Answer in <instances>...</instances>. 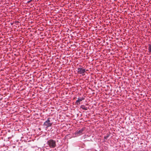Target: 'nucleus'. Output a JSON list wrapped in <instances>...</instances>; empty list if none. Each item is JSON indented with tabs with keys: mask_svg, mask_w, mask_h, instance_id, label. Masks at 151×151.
Returning a JSON list of instances; mask_svg holds the SVG:
<instances>
[{
	"mask_svg": "<svg viewBox=\"0 0 151 151\" xmlns=\"http://www.w3.org/2000/svg\"><path fill=\"white\" fill-rule=\"evenodd\" d=\"M86 70L85 69H83L82 68H78L77 72L78 74H81L83 76L85 75V73Z\"/></svg>",
	"mask_w": 151,
	"mask_h": 151,
	"instance_id": "3",
	"label": "nucleus"
},
{
	"mask_svg": "<svg viewBox=\"0 0 151 151\" xmlns=\"http://www.w3.org/2000/svg\"><path fill=\"white\" fill-rule=\"evenodd\" d=\"M31 1H28L27 3H29Z\"/></svg>",
	"mask_w": 151,
	"mask_h": 151,
	"instance_id": "10",
	"label": "nucleus"
},
{
	"mask_svg": "<svg viewBox=\"0 0 151 151\" xmlns=\"http://www.w3.org/2000/svg\"><path fill=\"white\" fill-rule=\"evenodd\" d=\"M47 144L50 148H54L56 146V141L52 139H50L47 141Z\"/></svg>",
	"mask_w": 151,
	"mask_h": 151,
	"instance_id": "1",
	"label": "nucleus"
},
{
	"mask_svg": "<svg viewBox=\"0 0 151 151\" xmlns=\"http://www.w3.org/2000/svg\"><path fill=\"white\" fill-rule=\"evenodd\" d=\"M19 22L18 21H16V22H15V23L16 24H17V23H18Z\"/></svg>",
	"mask_w": 151,
	"mask_h": 151,
	"instance_id": "9",
	"label": "nucleus"
},
{
	"mask_svg": "<svg viewBox=\"0 0 151 151\" xmlns=\"http://www.w3.org/2000/svg\"><path fill=\"white\" fill-rule=\"evenodd\" d=\"M81 108L84 110H87V107H86L84 105H81Z\"/></svg>",
	"mask_w": 151,
	"mask_h": 151,
	"instance_id": "6",
	"label": "nucleus"
},
{
	"mask_svg": "<svg viewBox=\"0 0 151 151\" xmlns=\"http://www.w3.org/2000/svg\"><path fill=\"white\" fill-rule=\"evenodd\" d=\"M108 137H109V136H106L104 137V138L106 139H107Z\"/></svg>",
	"mask_w": 151,
	"mask_h": 151,
	"instance_id": "8",
	"label": "nucleus"
},
{
	"mask_svg": "<svg viewBox=\"0 0 151 151\" xmlns=\"http://www.w3.org/2000/svg\"><path fill=\"white\" fill-rule=\"evenodd\" d=\"M50 119V118H48L43 124V125L46 127V129H47L48 127L51 126L52 124V123L51 122Z\"/></svg>",
	"mask_w": 151,
	"mask_h": 151,
	"instance_id": "2",
	"label": "nucleus"
},
{
	"mask_svg": "<svg viewBox=\"0 0 151 151\" xmlns=\"http://www.w3.org/2000/svg\"><path fill=\"white\" fill-rule=\"evenodd\" d=\"M84 99V98H78V100H76V101L75 103L76 104V105H78L79 104H80V103H79V102Z\"/></svg>",
	"mask_w": 151,
	"mask_h": 151,
	"instance_id": "4",
	"label": "nucleus"
},
{
	"mask_svg": "<svg viewBox=\"0 0 151 151\" xmlns=\"http://www.w3.org/2000/svg\"><path fill=\"white\" fill-rule=\"evenodd\" d=\"M148 50L151 53V45H149L148 47Z\"/></svg>",
	"mask_w": 151,
	"mask_h": 151,
	"instance_id": "7",
	"label": "nucleus"
},
{
	"mask_svg": "<svg viewBox=\"0 0 151 151\" xmlns=\"http://www.w3.org/2000/svg\"><path fill=\"white\" fill-rule=\"evenodd\" d=\"M84 130L83 129H82L79 131H77V134L78 135H81L82 134Z\"/></svg>",
	"mask_w": 151,
	"mask_h": 151,
	"instance_id": "5",
	"label": "nucleus"
}]
</instances>
